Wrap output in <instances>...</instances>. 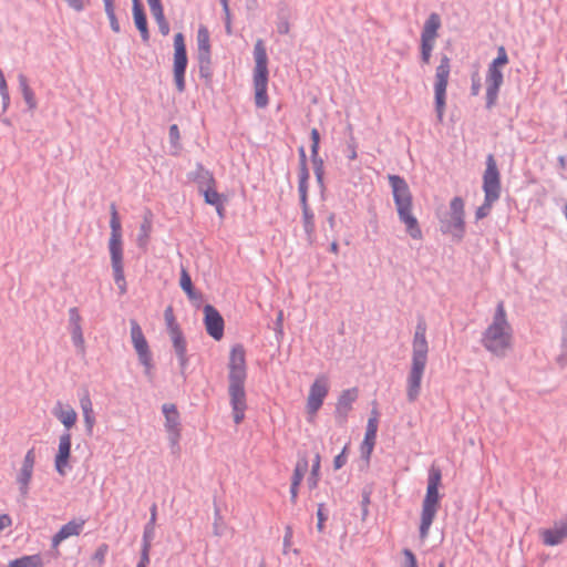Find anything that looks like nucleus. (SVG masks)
<instances>
[{"label": "nucleus", "mask_w": 567, "mask_h": 567, "mask_svg": "<svg viewBox=\"0 0 567 567\" xmlns=\"http://www.w3.org/2000/svg\"><path fill=\"white\" fill-rule=\"evenodd\" d=\"M310 136H311V141H312V145H311L312 161H313V163H319V165L321 166L322 162L318 157L319 143H320V134H319L318 130L312 128L310 132Z\"/></svg>", "instance_id": "e433bc0d"}, {"label": "nucleus", "mask_w": 567, "mask_h": 567, "mask_svg": "<svg viewBox=\"0 0 567 567\" xmlns=\"http://www.w3.org/2000/svg\"><path fill=\"white\" fill-rule=\"evenodd\" d=\"M178 131H177V126L176 125H172L171 126V133L172 134H176Z\"/></svg>", "instance_id": "774afa93"}, {"label": "nucleus", "mask_w": 567, "mask_h": 567, "mask_svg": "<svg viewBox=\"0 0 567 567\" xmlns=\"http://www.w3.org/2000/svg\"><path fill=\"white\" fill-rule=\"evenodd\" d=\"M80 406H81V410H82V413H85V412H89V411H94L93 410V403H92V400L90 398V394L87 391H85L81 398H80Z\"/></svg>", "instance_id": "a18cd8bd"}, {"label": "nucleus", "mask_w": 567, "mask_h": 567, "mask_svg": "<svg viewBox=\"0 0 567 567\" xmlns=\"http://www.w3.org/2000/svg\"><path fill=\"white\" fill-rule=\"evenodd\" d=\"M441 28V18L437 13H431L424 22L421 33V60L424 64H429L435 41L439 37Z\"/></svg>", "instance_id": "9b49d317"}, {"label": "nucleus", "mask_w": 567, "mask_h": 567, "mask_svg": "<svg viewBox=\"0 0 567 567\" xmlns=\"http://www.w3.org/2000/svg\"><path fill=\"white\" fill-rule=\"evenodd\" d=\"M508 63V55L502 45L497 49V56L488 65L486 74V103L492 107L498 95L501 85L503 84L502 68Z\"/></svg>", "instance_id": "6e6552de"}, {"label": "nucleus", "mask_w": 567, "mask_h": 567, "mask_svg": "<svg viewBox=\"0 0 567 567\" xmlns=\"http://www.w3.org/2000/svg\"><path fill=\"white\" fill-rule=\"evenodd\" d=\"M52 413L66 430L73 427L78 421L76 411L71 405L60 401L55 403Z\"/></svg>", "instance_id": "b1692460"}, {"label": "nucleus", "mask_w": 567, "mask_h": 567, "mask_svg": "<svg viewBox=\"0 0 567 567\" xmlns=\"http://www.w3.org/2000/svg\"><path fill=\"white\" fill-rule=\"evenodd\" d=\"M0 95L2 97L3 110L6 111L10 103V96H9L8 84H7L6 78L1 70H0Z\"/></svg>", "instance_id": "a19ab883"}, {"label": "nucleus", "mask_w": 567, "mask_h": 567, "mask_svg": "<svg viewBox=\"0 0 567 567\" xmlns=\"http://www.w3.org/2000/svg\"><path fill=\"white\" fill-rule=\"evenodd\" d=\"M317 516H318V529L321 532L323 529V523L326 520V516L322 511V505L319 506Z\"/></svg>", "instance_id": "864d4df0"}, {"label": "nucleus", "mask_w": 567, "mask_h": 567, "mask_svg": "<svg viewBox=\"0 0 567 567\" xmlns=\"http://www.w3.org/2000/svg\"><path fill=\"white\" fill-rule=\"evenodd\" d=\"M106 14L115 13L112 0H104Z\"/></svg>", "instance_id": "13d9d810"}, {"label": "nucleus", "mask_w": 567, "mask_h": 567, "mask_svg": "<svg viewBox=\"0 0 567 567\" xmlns=\"http://www.w3.org/2000/svg\"><path fill=\"white\" fill-rule=\"evenodd\" d=\"M216 209H217V213L219 216H223L224 215V205H223V200H220V206H216Z\"/></svg>", "instance_id": "69168bd1"}, {"label": "nucleus", "mask_w": 567, "mask_h": 567, "mask_svg": "<svg viewBox=\"0 0 567 567\" xmlns=\"http://www.w3.org/2000/svg\"><path fill=\"white\" fill-rule=\"evenodd\" d=\"M187 66V53L183 33H176L174 37V61H173V73L174 81L178 92H184L185 84V71Z\"/></svg>", "instance_id": "f8f14e48"}, {"label": "nucleus", "mask_w": 567, "mask_h": 567, "mask_svg": "<svg viewBox=\"0 0 567 567\" xmlns=\"http://www.w3.org/2000/svg\"><path fill=\"white\" fill-rule=\"evenodd\" d=\"M131 339L133 347L138 355L140 362L144 365L145 372L151 373L153 369L152 353L147 340L142 331V328L135 320H131Z\"/></svg>", "instance_id": "4468645a"}, {"label": "nucleus", "mask_w": 567, "mask_h": 567, "mask_svg": "<svg viewBox=\"0 0 567 567\" xmlns=\"http://www.w3.org/2000/svg\"><path fill=\"white\" fill-rule=\"evenodd\" d=\"M11 524H12V519H11V517L9 515H7V514H1L0 515V533L4 528L11 526Z\"/></svg>", "instance_id": "8fccbe9b"}, {"label": "nucleus", "mask_w": 567, "mask_h": 567, "mask_svg": "<svg viewBox=\"0 0 567 567\" xmlns=\"http://www.w3.org/2000/svg\"><path fill=\"white\" fill-rule=\"evenodd\" d=\"M540 536L547 546L560 544L567 537V520H561L554 527L542 530Z\"/></svg>", "instance_id": "5701e85b"}, {"label": "nucleus", "mask_w": 567, "mask_h": 567, "mask_svg": "<svg viewBox=\"0 0 567 567\" xmlns=\"http://www.w3.org/2000/svg\"><path fill=\"white\" fill-rule=\"evenodd\" d=\"M81 321H82V318H81V315L79 312V309L73 307L69 310V322H70V328L71 327H81Z\"/></svg>", "instance_id": "49530a36"}, {"label": "nucleus", "mask_w": 567, "mask_h": 567, "mask_svg": "<svg viewBox=\"0 0 567 567\" xmlns=\"http://www.w3.org/2000/svg\"><path fill=\"white\" fill-rule=\"evenodd\" d=\"M109 250L115 284L121 295L126 292V281L123 266V244L122 239L109 240Z\"/></svg>", "instance_id": "2eb2a0df"}, {"label": "nucleus", "mask_w": 567, "mask_h": 567, "mask_svg": "<svg viewBox=\"0 0 567 567\" xmlns=\"http://www.w3.org/2000/svg\"><path fill=\"white\" fill-rule=\"evenodd\" d=\"M143 548H147V551H150V548H151V542L148 539V536L147 534L145 533L144 535V544H143Z\"/></svg>", "instance_id": "e2e57ef3"}, {"label": "nucleus", "mask_w": 567, "mask_h": 567, "mask_svg": "<svg viewBox=\"0 0 567 567\" xmlns=\"http://www.w3.org/2000/svg\"><path fill=\"white\" fill-rule=\"evenodd\" d=\"M133 17L136 28L138 29L142 39L146 42L150 39V33L147 29V20L146 16L143 11V8L140 3V0H134L133 6Z\"/></svg>", "instance_id": "bb28decb"}, {"label": "nucleus", "mask_w": 567, "mask_h": 567, "mask_svg": "<svg viewBox=\"0 0 567 567\" xmlns=\"http://www.w3.org/2000/svg\"><path fill=\"white\" fill-rule=\"evenodd\" d=\"M300 203L302 207V219L305 230L309 236H312L315 233V215L308 205V199H305V202Z\"/></svg>", "instance_id": "7c9ffc66"}, {"label": "nucleus", "mask_w": 567, "mask_h": 567, "mask_svg": "<svg viewBox=\"0 0 567 567\" xmlns=\"http://www.w3.org/2000/svg\"><path fill=\"white\" fill-rule=\"evenodd\" d=\"M19 81H20V87H21L22 95H23V99H24L25 103L28 104V106L31 110L35 109L37 101H35V97H34V93L31 90V87L29 86V84L27 82V79L23 75H20L19 76Z\"/></svg>", "instance_id": "2f4dec72"}, {"label": "nucleus", "mask_w": 567, "mask_h": 567, "mask_svg": "<svg viewBox=\"0 0 567 567\" xmlns=\"http://www.w3.org/2000/svg\"><path fill=\"white\" fill-rule=\"evenodd\" d=\"M246 379V351L241 344H236L230 349L228 360V395L236 424L244 421L247 410Z\"/></svg>", "instance_id": "f257e3e1"}, {"label": "nucleus", "mask_w": 567, "mask_h": 567, "mask_svg": "<svg viewBox=\"0 0 567 567\" xmlns=\"http://www.w3.org/2000/svg\"><path fill=\"white\" fill-rule=\"evenodd\" d=\"M331 251L337 254L338 252V244L337 243H332L331 244Z\"/></svg>", "instance_id": "338daca9"}, {"label": "nucleus", "mask_w": 567, "mask_h": 567, "mask_svg": "<svg viewBox=\"0 0 567 567\" xmlns=\"http://www.w3.org/2000/svg\"><path fill=\"white\" fill-rule=\"evenodd\" d=\"M320 462H321L320 454L317 453L316 456H315L313 464H312V470H311L312 476H319Z\"/></svg>", "instance_id": "3c124183"}, {"label": "nucleus", "mask_w": 567, "mask_h": 567, "mask_svg": "<svg viewBox=\"0 0 567 567\" xmlns=\"http://www.w3.org/2000/svg\"><path fill=\"white\" fill-rule=\"evenodd\" d=\"M451 72V60L447 55H442L440 60V64L435 70V83H434V97H435V109L437 113V118L442 122L445 111V100H446V87L449 84V78Z\"/></svg>", "instance_id": "1a4fd4ad"}, {"label": "nucleus", "mask_w": 567, "mask_h": 567, "mask_svg": "<svg viewBox=\"0 0 567 567\" xmlns=\"http://www.w3.org/2000/svg\"><path fill=\"white\" fill-rule=\"evenodd\" d=\"M109 551V546L106 544H101L96 550L94 551L92 559L99 565L102 566L105 561V557Z\"/></svg>", "instance_id": "79ce46f5"}, {"label": "nucleus", "mask_w": 567, "mask_h": 567, "mask_svg": "<svg viewBox=\"0 0 567 567\" xmlns=\"http://www.w3.org/2000/svg\"><path fill=\"white\" fill-rule=\"evenodd\" d=\"M141 233L138 235V244L140 246L142 247H145L148 243V239H150V235L152 233V220L151 218H144L142 225H141V228H140Z\"/></svg>", "instance_id": "c9c22d12"}, {"label": "nucleus", "mask_w": 567, "mask_h": 567, "mask_svg": "<svg viewBox=\"0 0 567 567\" xmlns=\"http://www.w3.org/2000/svg\"><path fill=\"white\" fill-rule=\"evenodd\" d=\"M138 564H144V567H148L150 551H147V548H142L141 559H140Z\"/></svg>", "instance_id": "5fc2aeb1"}, {"label": "nucleus", "mask_w": 567, "mask_h": 567, "mask_svg": "<svg viewBox=\"0 0 567 567\" xmlns=\"http://www.w3.org/2000/svg\"><path fill=\"white\" fill-rule=\"evenodd\" d=\"M82 414H83V420H84V424H85V427H86V432H87V434H91L92 431H93V427L95 425L94 411H89V412H85V413H82Z\"/></svg>", "instance_id": "de8ad7c7"}, {"label": "nucleus", "mask_w": 567, "mask_h": 567, "mask_svg": "<svg viewBox=\"0 0 567 567\" xmlns=\"http://www.w3.org/2000/svg\"><path fill=\"white\" fill-rule=\"evenodd\" d=\"M35 464V452L34 449H30L23 458L21 468L17 475V483L21 495L27 496L29 493V485L32 480L33 468Z\"/></svg>", "instance_id": "6ab92c4d"}, {"label": "nucleus", "mask_w": 567, "mask_h": 567, "mask_svg": "<svg viewBox=\"0 0 567 567\" xmlns=\"http://www.w3.org/2000/svg\"><path fill=\"white\" fill-rule=\"evenodd\" d=\"M378 425H379V414L377 410H373L371 413V416L368 420L367 423V431H365V437L377 440V432H378Z\"/></svg>", "instance_id": "f704fd0d"}, {"label": "nucleus", "mask_w": 567, "mask_h": 567, "mask_svg": "<svg viewBox=\"0 0 567 567\" xmlns=\"http://www.w3.org/2000/svg\"><path fill=\"white\" fill-rule=\"evenodd\" d=\"M441 230L456 240H462L465 234V204L456 196L450 202L449 213L441 218Z\"/></svg>", "instance_id": "0eeeda50"}, {"label": "nucleus", "mask_w": 567, "mask_h": 567, "mask_svg": "<svg viewBox=\"0 0 567 567\" xmlns=\"http://www.w3.org/2000/svg\"><path fill=\"white\" fill-rule=\"evenodd\" d=\"M330 389L328 377L324 374L318 375L309 388L306 401V412L308 421L313 422L318 411L322 406Z\"/></svg>", "instance_id": "9d476101"}, {"label": "nucleus", "mask_w": 567, "mask_h": 567, "mask_svg": "<svg viewBox=\"0 0 567 567\" xmlns=\"http://www.w3.org/2000/svg\"><path fill=\"white\" fill-rule=\"evenodd\" d=\"M307 471H308V461L306 457H301L297 462L295 471H293V475H292V482H295V485H300Z\"/></svg>", "instance_id": "72a5a7b5"}, {"label": "nucleus", "mask_w": 567, "mask_h": 567, "mask_svg": "<svg viewBox=\"0 0 567 567\" xmlns=\"http://www.w3.org/2000/svg\"><path fill=\"white\" fill-rule=\"evenodd\" d=\"M389 182L399 219L404 225L406 234L412 239L421 240L423 233L417 218L413 214V198L409 185L398 175H390Z\"/></svg>", "instance_id": "20e7f679"}, {"label": "nucleus", "mask_w": 567, "mask_h": 567, "mask_svg": "<svg viewBox=\"0 0 567 567\" xmlns=\"http://www.w3.org/2000/svg\"><path fill=\"white\" fill-rule=\"evenodd\" d=\"M478 91H480V84L478 83H474L473 86H472L473 94L477 95Z\"/></svg>", "instance_id": "0e129e2a"}, {"label": "nucleus", "mask_w": 567, "mask_h": 567, "mask_svg": "<svg viewBox=\"0 0 567 567\" xmlns=\"http://www.w3.org/2000/svg\"><path fill=\"white\" fill-rule=\"evenodd\" d=\"M442 474L440 468L432 466L429 472L426 494L422 502L420 537L425 540L430 528L440 508L441 496L439 487L441 485Z\"/></svg>", "instance_id": "39448f33"}, {"label": "nucleus", "mask_w": 567, "mask_h": 567, "mask_svg": "<svg viewBox=\"0 0 567 567\" xmlns=\"http://www.w3.org/2000/svg\"><path fill=\"white\" fill-rule=\"evenodd\" d=\"M75 10H81L83 8L81 0H64Z\"/></svg>", "instance_id": "4d7b16f0"}, {"label": "nucleus", "mask_w": 567, "mask_h": 567, "mask_svg": "<svg viewBox=\"0 0 567 567\" xmlns=\"http://www.w3.org/2000/svg\"><path fill=\"white\" fill-rule=\"evenodd\" d=\"M374 445H375V440L364 436V439L361 443V446H360V453H361L362 458H364V461L367 463H369V461H370Z\"/></svg>", "instance_id": "4c0bfd02"}, {"label": "nucleus", "mask_w": 567, "mask_h": 567, "mask_svg": "<svg viewBox=\"0 0 567 567\" xmlns=\"http://www.w3.org/2000/svg\"><path fill=\"white\" fill-rule=\"evenodd\" d=\"M8 567H43L40 554L22 556L9 561Z\"/></svg>", "instance_id": "cd10ccee"}, {"label": "nucleus", "mask_w": 567, "mask_h": 567, "mask_svg": "<svg viewBox=\"0 0 567 567\" xmlns=\"http://www.w3.org/2000/svg\"><path fill=\"white\" fill-rule=\"evenodd\" d=\"M107 18L110 20L111 28L114 32H120V23L115 17V13L107 14Z\"/></svg>", "instance_id": "603ef678"}, {"label": "nucleus", "mask_w": 567, "mask_h": 567, "mask_svg": "<svg viewBox=\"0 0 567 567\" xmlns=\"http://www.w3.org/2000/svg\"><path fill=\"white\" fill-rule=\"evenodd\" d=\"M483 190L485 197L497 200L501 194V178L493 155H488L486 169L483 175Z\"/></svg>", "instance_id": "dca6fc26"}, {"label": "nucleus", "mask_w": 567, "mask_h": 567, "mask_svg": "<svg viewBox=\"0 0 567 567\" xmlns=\"http://www.w3.org/2000/svg\"><path fill=\"white\" fill-rule=\"evenodd\" d=\"M495 199H491L485 197L483 205H481L476 212H475V218L477 220L485 218L487 215H489L492 210V206L495 203Z\"/></svg>", "instance_id": "ea45409f"}, {"label": "nucleus", "mask_w": 567, "mask_h": 567, "mask_svg": "<svg viewBox=\"0 0 567 567\" xmlns=\"http://www.w3.org/2000/svg\"><path fill=\"white\" fill-rule=\"evenodd\" d=\"M347 446L343 447L342 452L337 455L333 460L334 470H340L347 463Z\"/></svg>", "instance_id": "09e8293b"}, {"label": "nucleus", "mask_w": 567, "mask_h": 567, "mask_svg": "<svg viewBox=\"0 0 567 567\" xmlns=\"http://www.w3.org/2000/svg\"><path fill=\"white\" fill-rule=\"evenodd\" d=\"M318 482H319V476H312V474H311L310 477L308 478V484H309L310 488H316L318 485Z\"/></svg>", "instance_id": "052dcab7"}, {"label": "nucleus", "mask_w": 567, "mask_h": 567, "mask_svg": "<svg viewBox=\"0 0 567 567\" xmlns=\"http://www.w3.org/2000/svg\"><path fill=\"white\" fill-rule=\"evenodd\" d=\"M254 56L256 63L254 70L255 103L257 107L264 109L268 104V58L264 41L261 39L256 41Z\"/></svg>", "instance_id": "423d86ee"}, {"label": "nucleus", "mask_w": 567, "mask_h": 567, "mask_svg": "<svg viewBox=\"0 0 567 567\" xmlns=\"http://www.w3.org/2000/svg\"><path fill=\"white\" fill-rule=\"evenodd\" d=\"M163 413L165 415V426L167 432L172 436V441L174 444H177L179 440V414L174 404H164Z\"/></svg>", "instance_id": "412c9836"}, {"label": "nucleus", "mask_w": 567, "mask_h": 567, "mask_svg": "<svg viewBox=\"0 0 567 567\" xmlns=\"http://www.w3.org/2000/svg\"><path fill=\"white\" fill-rule=\"evenodd\" d=\"M513 331L507 320L505 305L499 301L492 322L485 329L482 343L484 348L497 357H503L512 347Z\"/></svg>", "instance_id": "7ed1b4c3"}, {"label": "nucleus", "mask_w": 567, "mask_h": 567, "mask_svg": "<svg viewBox=\"0 0 567 567\" xmlns=\"http://www.w3.org/2000/svg\"><path fill=\"white\" fill-rule=\"evenodd\" d=\"M429 342L426 340V323L417 322L412 341L411 368L406 379V398L415 402L420 395L421 382L427 363Z\"/></svg>", "instance_id": "f03ea898"}, {"label": "nucleus", "mask_w": 567, "mask_h": 567, "mask_svg": "<svg viewBox=\"0 0 567 567\" xmlns=\"http://www.w3.org/2000/svg\"><path fill=\"white\" fill-rule=\"evenodd\" d=\"M204 311V324L207 333L219 341L224 337L225 322L218 310L212 305H206Z\"/></svg>", "instance_id": "a211bd4d"}, {"label": "nucleus", "mask_w": 567, "mask_h": 567, "mask_svg": "<svg viewBox=\"0 0 567 567\" xmlns=\"http://www.w3.org/2000/svg\"><path fill=\"white\" fill-rule=\"evenodd\" d=\"M71 457V434L69 432L63 433L59 437L58 452L54 458V466L56 472L64 476L69 468V462Z\"/></svg>", "instance_id": "aec40b11"}, {"label": "nucleus", "mask_w": 567, "mask_h": 567, "mask_svg": "<svg viewBox=\"0 0 567 567\" xmlns=\"http://www.w3.org/2000/svg\"><path fill=\"white\" fill-rule=\"evenodd\" d=\"M205 202L213 206H220L221 195L215 188V179L208 174V183L205 189H202Z\"/></svg>", "instance_id": "c85d7f7f"}, {"label": "nucleus", "mask_w": 567, "mask_h": 567, "mask_svg": "<svg viewBox=\"0 0 567 567\" xmlns=\"http://www.w3.org/2000/svg\"><path fill=\"white\" fill-rule=\"evenodd\" d=\"M164 319L169 337L173 342L174 350L179 359L181 365L184 367L187 363L186 358V341L183 332L177 323L172 306H168L164 311Z\"/></svg>", "instance_id": "ddd939ff"}, {"label": "nucleus", "mask_w": 567, "mask_h": 567, "mask_svg": "<svg viewBox=\"0 0 567 567\" xmlns=\"http://www.w3.org/2000/svg\"><path fill=\"white\" fill-rule=\"evenodd\" d=\"M299 167H308L307 166V156L303 147L299 148Z\"/></svg>", "instance_id": "6e6d98bb"}, {"label": "nucleus", "mask_w": 567, "mask_h": 567, "mask_svg": "<svg viewBox=\"0 0 567 567\" xmlns=\"http://www.w3.org/2000/svg\"><path fill=\"white\" fill-rule=\"evenodd\" d=\"M196 41L199 72L203 76H208L210 66V38L209 31L205 25H199Z\"/></svg>", "instance_id": "f3484780"}, {"label": "nucleus", "mask_w": 567, "mask_h": 567, "mask_svg": "<svg viewBox=\"0 0 567 567\" xmlns=\"http://www.w3.org/2000/svg\"><path fill=\"white\" fill-rule=\"evenodd\" d=\"M70 330H71V337H72L73 343L75 344L76 348H79V350L81 352H84L85 342H84V337H83V332H82V326L81 327H71Z\"/></svg>", "instance_id": "58836bf2"}, {"label": "nucleus", "mask_w": 567, "mask_h": 567, "mask_svg": "<svg viewBox=\"0 0 567 567\" xmlns=\"http://www.w3.org/2000/svg\"><path fill=\"white\" fill-rule=\"evenodd\" d=\"M181 287L189 297H193L192 279L185 269H183L181 274Z\"/></svg>", "instance_id": "37998d69"}, {"label": "nucleus", "mask_w": 567, "mask_h": 567, "mask_svg": "<svg viewBox=\"0 0 567 567\" xmlns=\"http://www.w3.org/2000/svg\"><path fill=\"white\" fill-rule=\"evenodd\" d=\"M84 524V519H73L63 525L60 530L52 537V546L56 548L66 538L80 535Z\"/></svg>", "instance_id": "4be33fe9"}, {"label": "nucleus", "mask_w": 567, "mask_h": 567, "mask_svg": "<svg viewBox=\"0 0 567 567\" xmlns=\"http://www.w3.org/2000/svg\"><path fill=\"white\" fill-rule=\"evenodd\" d=\"M150 6V10L158 25L159 32L163 35H167L169 33V24L165 19L164 9L161 3V0H147Z\"/></svg>", "instance_id": "a878e982"}, {"label": "nucleus", "mask_w": 567, "mask_h": 567, "mask_svg": "<svg viewBox=\"0 0 567 567\" xmlns=\"http://www.w3.org/2000/svg\"><path fill=\"white\" fill-rule=\"evenodd\" d=\"M110 209H111V220H110L111 235H110L109 240L122 239V226H121V220L118 217L116 206L114 204H112Z\"/></svg>", "instance_id": "c756f323"}, {"label": "nucleus", "mask_w": 567, "mask_h": 567, "mask_svg": "<svg viewBox=\"0 0 567 567\" xmlns=\"http://www.w3.org/2000/svg\"><path fill=\"white\" fill-rule=\"evenodd\" d=\"M359 395L358 388H351L343 390L341 394L338 398L337 405H336V413L341 416L342 419H346L348 413L352 409V404L355 402Z\"/></svg>", "instance_id": "393cba45"}, {"label": "nucleus", "mask_w": 567, "mask_h": 567, "mask_svg": "<svg viewBox=\"0 0 567 567\" xmlns=\"http://www.w3.org/2000/svg\"><path fill=\"white\" fill-rule=\"evenodd\" d=\"M310 174L308 167H299V195H300V202H305V199H308V181H309Z\"/></svg>", "instance_id": "473e14b6"}, {"label": "nucleus", "mask_w": 567, "mask_h": 567, "mask_svg": "<svg viewBox=\"0 0 567 567\" xmlns=\"http://www.w3.org/2000/svg\"><path fill=\"white\" fill-rule=\"evenodd\" d=\"M349 147H350L349 158H350L351 161L357 159L358 154H357L355 145H354V144H351V145H349Z\"/></svg>", "instance_id": "680f3d73"}, {"label": "nucleus", "mask_w": 567, "mask_h": 567, "mask_svg": "<svg viewBox=\"0 0 567 567\" xmlns=\"http://www.w3.org/2000/svg\"><path fill=\"white\" fill-rule=\"evenodd\" d=\"M402 554L404 556V563L401 567H417L416 557L412 550L405 548L402 550Z\"/></svg>", "instance_id": "c03bdc74"}, {"label": "nucleus", "mask_w": 567, "mask_h": 567, "mask_svg": "<svg viewBox=\"0 0 567 567\" xmlns=\"http://www.w3.org/2000/svg\"><path fill=\"white\" fill-rule=\"evenodd\" d=\"M298 487L299 485H295V482L291 483V487H290V494H291V499L292 502H295L297 499V496H298Z\"/></svg>", "instance_id": "bf43d9fd"}]
</instances>
